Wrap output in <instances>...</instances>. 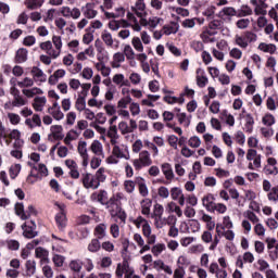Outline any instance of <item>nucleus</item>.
I'll list each match as a JSON object with an SVG mask.
<instances>
[{
    "label": "nucleus",
    "instance_id": "obj_1",
    "mask_svg": "<svg viewBox=\"0 0 278 278\" xmlns=\"http://www.w3.org/2000/svg\"><path fill=\"white\" fill-rule=\"evenodd\" d=\"M109 214L111 215V218H119L122 223H125L127 220V213L121 207V200L116 197H111L110 200L104 204Z\"/></svg>",
    "mask_w": 278,
    "mask_h": 278
},
{
    "label": "nucleus",
    "instance_id": "obj_2",
    "mask_svg": "<svg viewBox=\"0 0 278 278\" xmlns=\"http://www.w3.org/2000/svg\"><path fill=\"white\" fill-rule=\"evenodd\" d=\"M17 86H18V88H31V86H34V79H31L29 77H25L23 80L17 81ZM22 92L28 99L36 97V94L43 93L42 89H40L38 87H34L31 89H23Z\"/></svg>",
    "mask_w": 278,
    "mask_h": 278
},
{
    "label": "nucleus",
    "instance_id": "obj_3",
    "mask_svg": "<svg viewBox=\"0 0 278 278\" xmlns=\"http://www.w3.org/2000/svg\"><path fill=\"white\" fill-rule=\"evenodd\" d=\"M153 164V160L151 159V153L147 150H142L139 153V157L132 161V166L136 170H140L142 168H147Z\"/></svg>",
    "mask_w": 278,
    "mask_h": 278
},
{
    "label": "nucleus",
    "instance_id": "obj_4",
    "mask_svg": "<svg viewBox=\"0 0 278 278\" xmlns=\"http://www.w3.org/2000/svg\"><path fill=\"white\" fill-rule=\"evenodd\" d=\"M81 184L86 190H97L100 186L94 175L90 173L81 174Z\"/></svg>",
    "mask_w": 278,
    "mask_h": 278
},
{
    "label": "nucleus",
    "instance_id": "obj_5",
    "mask_svg": "<svg viewBox=\"0 0 278 278\" xmlns=\"http://www.w3.org/2000/svg\"><path fill=\"white\" fill-rule=\"evenodd\" d=\"M115 275L117 278H123V275H125V278L134 276V269L129 267V262H127V260L117 264Z\"/></svg>",
    "mask_w": 278,
    "mask_h": 278
},
{
    "label": "nucleus",
    "instance_id": "obj_6",
    "mask_svg": "<svg viewBox=\"0 0 278 278\" xmlns=\"http://www.w3.org/2000/svg\"><path fill=\"white\" fill-rule=\"evenodd\" d=\"M36 227H37L36 222L34 220L25 222L22 225L24 238H28L29 240H31V238H36V236H38Z\"/></svg>",
    "mask_w": 278,
    "mask_h": 278
},
{
    "label": "nucleus",
    "instance_id": "obj_7",
    "mask_svg": "<svg viewBox=\"0 0 278 278\" xmlns=\"http://www.w3.org/2000/svg\"><path fill=\"white\" fill-rule=\"evenodd\" d=\"M10 93L13 97L12 108H23L27 103V99L21 96V91L16 87H11Z\"/></svg>",
    "mask_w": 278,
    "mask_h": 278
},
{
    "label": "nucleus",
    "instance_id": "obj_8",
    "mask_svg": "<svg viewBox=\"0 0 278 278\" xmlns=\"http://www.w3.org/2000/svg\"><path fill=\"white\" fill-rule=\"evenodd\" d=\"M77 152L83 160L81 166L86 168L90 163V156L88 155V143L86 141H79L77 147Z\"/></svg>",
    "mask_w": 278,
    "mask_h": 278
},
{
    "label": "nucleus",
    "instance_id": "obj_9",
    "mask_svg": "<svg viewBox=\"0 0 278 278\" xmlns=\"http://www.w3.org/2000/svg\"><path fill=\"white\" fill-rule=\"evenodd\" d=\"M161 170L166 179V181H163L165 186H168V184H172L175 179V172H173V165L170 163H163L161 165Z\"/></svg>",
    "mask_w": 278,
    "mask_h": 278
},
{
    "label": "nucleus",
    "instance_id": "obj_10",
    "mask_svg": "<svg viewBox=\"0 0 278 278\" xmlns=\"http://www.w3.org/2000/svg\"><path fill=\"white\" fill-rule=\"evenodd\" d=\"M97 4L94 2H88L86 5L81 7V13L85 18H96L99 12L94 10Z\"/></svg>",
    "mask_w": 278,
    "mask_h": 278
},
{
    "label": "nucleus",
    "instance_id": "obj_11",
    "mask_svg": "<svg viewBox=\"0 0 278 278\" xmlns=\"http://www.w3.org/2000/svg\"><path fill=\"white\" fill-rule=\"evenodd\" d=\"M112 153L119 160H129V149L125 144L113 147Z\"/></svg>",
    "mask_w": 278,
    "mask_h": 278
},
{
    "label": "nucleus",
    "instance_id": "obj_12",
    "mask_svg": "<svg viewBox=\"0 0 278 278\" xmlns=\"http://www.w3.org/2000/svg\"><path fill=\"white\" fill-rule=\"evenodd\" d=\"M55 225L59 229V231H65L67 225H68V218L66 217V214L64 213H56L54 216Z\"/></svg>",
    "mask_w": 278,
    "mask_h": 278
},
{
    "label": "nucleus",
    "instance_id": "obj_13",
    "mask_svg": "<svg viewBox=\"0 0 278 278\" xmlns=\"http://www.w3.org/2000/svg\"><path fill=\"white\" fill-rule=\"evenodd\" d=\"M30 73L34 81H40V84H45V81H47V75L38 66H34Z\"/></svg>",
    "mask_w": 278,
    "mask_h": 278
},
{
    "label": "nucleus",
    "instance_id": "obj_14",
    "mask_svg": "<svg viewBox=\"0 0 278 278\" xmlns=\"http://www.w3.org/2000/svg\"><path fill=\"white\" fill-rule=\"evenodd\" d=\"M91 201H98L101 205H105L108 203V191L100 190L99 192H93L91 194Z\"/></svg>",
    "mask_w": 278,
    "mask_h": 278
},
{
    "label": "nucleus",
    "instance_id": "obj_15",
    "mask_svg": "<svg viewBox=\"0 0 278 278\" xmlns=\"http://www.w3.org/2000/svg\"><path fill=\"white\" fill-rule=\"evenodd\" d=\"M216 203H214V194L208 193L206 195L203 197L202 199V205L203 207H205V210L207 212H214V205Z\"/></svg>",
    "mask_w": 278,
    "mask_h": 278
},
{
    "label": "nucleus",
    "instance_id": "obj_16",
    "mask_svg": "<svg viewBox=\"0 0 278 278\" xmlns=\"http://www.w3.org/2000/svg\"><path fill=\"white\" fill-rule=\"evenodd\" d=\"M79 136H81V131H78V130H75V129H71V130L66 134V136H65L63 142H64V144H66L67 147H71V142H73V140H77V138H79Z\"/></svg>",
    "mask_w": 278,
    "mask_h": 278
},
{
    "label": "nucleus",
    "instance_id": "obj_17",
    "mask_svg": "<svg viewBox=\"0 0 278 278\" xmlns=\"http://www.w3.org/2000/svg\"><path fill=\"white\" fill-rule=\"evenodd\" d=\"M94 236L97 238L96 240H103L108 236V226L105 224H99L94 228Z\"/></svg>",
    "mask_w": 278,
    "mask_h": 278
},
{
    "label": "nucleus",
    "instance_id": "obj_18",
    "mask_svg": "<svg viewBox=\"0 0 278 278\" xmlns=\"http://www.w3.org/2000/svg\"><path fill=\"white\" fill-rule=\"evenodd\" d=\"M45 105H47L46 97H36L33 102V108L36 112H42L45 110Z\"/></svg>",
    "mask_w": 278,
    "mask_h": 278
},
{
    "label": "nucleus",
    "instance_id": "obj_19",
    "mask_svg": "<svg viewBox=\"0 0 278 278\" xmlns=\"http://www.w3.org/2000/svg\"><path fill=\"white\" fill-rule=\"evenodd\" d=\"M35 255L38 260H41V264H49V252L43 248H37L35 250Z\"/></svg>",
    "mask_w": 278,
    "mask_h": 278
},
{
    "label": "nucleus",
    "instance_id": "obj_20",
    "mask_svg": "<svg viewBox=\"0 0 278 278\" xmlns=\"http://www.w3.org/2000/svg\"><path fill=\"white\" fill-rule=\"evenodd\" d=\"M146 8L147 5L144 4V2L137 0L135 7H131V11L135 12L136 16H138L139 18H142V16H144Z\"/></svg>",
    "mask_w": 278,
    "mask_h": 278
},
{
    "label": "nucleus",
    "instance_id": "obj_21",
    "mask_svg": "<svg viewBox=\"0 0 278 278\" xmlns=\"http://www.w3.org/2000/svg\"><path fill=\"white\" fill-rule=\"evenodd\" d=\"M50 131L54 140H64V134H62V131H64V128H62V126L53 125L51 126Z\"/></svg>",
    "mask_w": 278,
    "mask_h": 278
},
{
    "label": "nucleus",
    "instance_id": "obj_22",
    "mask_svg": "<svg viewBox=\"0 0 278 278\" xmlns=\"http://www.w3.org/2000/svg\"><path fill=\"white\" fill-rule=\"evenodd\" d=\"M90 150L97 157H103V144H101L99 140H94L91 143Z\"/></svg>",
    "mask_w": 278,
    "mask_h": 278
},
{
    "label": "nucleus",
    "instance_id": "obj_23",
    "mask_svg": "<svg viewBox=\"0 0 278 278\" xmlns=\"http://www.w3.org/2000/svg\"><path fill=\"white\" fill-rule=\"evenodd\" d=\"M15 62L17 64H23L24 62H27V49L25 48H20L17 51H16V54H15Z\"/></svg>",
    "mask_w": 278,
    "mask_h": 278
},
{
    "label": "nucleus",
    "instance_id": "obj_24",
    "mask_svg": "<svg viewBox=\"0 0 278 278\" xmlns=\"http://www.w3.org/2000/svg\"><path fill=\"white\" fill-rule=\"evenodd\" d=\"M178 118L179 125H182L184 127H190L192 115H187L186 113H177L176 114Z\"/></svg>",
    "mask_w": 278,
    "mask_h": 278
},
{
    "label": "nucleus",
    "instance_id": "obj_25",
    "mask_svg": "<svg viewBox=\"0 0 278 278\" xmlns=\"http://www.w3.org/2000/svg\"><path fill=\"white\" fill-rule=\"evenodd\" d=\"M253 125H255V119H253V116H251V114H248L245 116V124L243 130L247 134H253Z\"/></svg>",
    "mask_w": 278,
    "mask_h": 278
},
{
    "label": "nucleus",
    "instance_id": "obj_26",
    "mask_svg": "<svg viewBox=\"0 0 278 278\" xmlns=\"http://www.w3.org/2000/svg\"><path fill=\"white\" fill-rule=\"evenodd\" d=\"M138 186H139V192L141 197H148L149 195V188H147V184H144V179L142 177H138L136 179Z\"/></svg>",
    "mask_w": 278,
    "mask_h": 278
},
{
    "label": "nucleus",
    "instance_id": "obj_27",
    "mask_svg": "<svg viewBox=\"0 0 278 278\" xmlns=\"http://www.w3.org/2000/svg\"><path fill=\"white\" fill-rule=\"evenodd\" d=\"M162 216H164V206L162 204L156 203L154 205L153 218L157 223V220H162Z\"/></svg>",
    "mask_w": 278,
    "mask_h": 278
},
{
    "label": "nucleus",
    "instance_id": "obj_28",
    "mask_svg": "<svg viewBox=\"0 0 278 278\" xmlns=\"http://www.w3.org/2000/svg\"><path fill=\"white\" fill-rule=\"evenodd\" d=\"M4 245L7 247V249H9V251H18V249H21V243L14 239L5 240Z\"/></svg>",
    "mask_w": 278,
    "mask_h": 278
},
{
    "label": "nucleus",
    "instance_id": "obj_29",
    "mask_svg": "<svg viewBox=\"0 0 278 278\" xmlns=\"http://www.w3.org/2000/svg\"><path fill=\"white\" fill-rule=\"evenodd\" d=\"M93 177L96 178V181H98L99 186H101V184H103V181H105V179H108V176L105 175V168L100 167L96 174L93 175Z\"/></svg>",
    "mask_w": 278,
    "mask_h": 278
},
{
    "label": "nucleus",
    "instance_id": "obj_30",
    "mask_svg": "<svg viewBox=\"0 0 278 278\" xmlns=\"http://www.w3.org/2000/svg\"><path fill=\"white\" fill-rule=\"evenodd\" d=\"M15 214L16 216H20L22 220H27V213H25V206L23 203H16L15 204Z\"/></svg>",
    "mask_w": 278,
    "mask_h": 278
},
{
    "label": "nucleus",
    "instance_id": "obj_31",
    "mask_svg": "<svg viewBox=\"0 0 278 278\" xmlns=\"http://www.w3.org/2000/svg\"><path fill=\"white\" fill-rule=\"evenodd\" d=\"M260 51H264V53H275L277 51V47L273 43H260L258 46Z\"/></svg>",
    "mask_w": 278,
    "mask_h": 278
},
{
    "label": "nucleus",
    "instance_id": "obj_32",
    "mask_svg": "<svg viewBox=\"0 0 278 278\" xmlns=\"http://www.w3.org/2000/svg\"><path fill=\"white\" fill-rule=\"evenodd\" d=\"M101 38L103 42L106 45V47H113L114 46V38L112 37V34L108 30H104L101 35Z\"/></svg>",
    "mask_w": 278,
    "mask_h": 278
},
{
    "label": "nucleus",
    "instance_id": "obj_33",
    "mask_svg": "<svg viewBox=\"0 0 278 278\" xmlns=\"http://www.w3.org/2000/svg\"><path fill=\"white\" fill-rule=\"evenodd\" d=\"M42 3H45L43 0H27L25 5L28 10H38V8H42Z\"/></svg>",
    "mask_w": 278,
    "mask_h": 278
},
{
    "label": "nucleus",
    "instance_id": "obj_34",
    "mask_svg": "<svg viewBox=\"0 0 278 278\" xmlns=\"http://www.w3.org/2000/svg\"><path fill=\"white\" fill-rule=\"evenodd\" d=\"M123 53L126 60H136V52L134 51V48H131L129 45L124 46Z\"/></svg>",
    "mask_w": 278,
    "mask_h": 278
},
{
    "label": "nucleus",
    "instance_id": "obj_35",
    "mask_svg": "<svg viewBox=\"0 0 278 278\" xmlns=\"http://www.w3.org/2000/svg\"><path fill=\"white\" fill-rule=\"evenodd\" d=\"M26 275L27 277L36 275V261L29 260L26 262Z\"/></svg>",
    "mask_w": 278,
    "mask_h": 278
},
{
    "label": "nucleus",
    "instance_id": "obj_36",
    "mask_svg": "<svg viewBox=\"0 0 278 278\" xmlns=\"http://www.w3.org/2000/svg\"><path fill=\"white\" fill-rule=\"evenodd\" d=\"M113 62H114L115 68H118L121 66V64H123V62H125V54L123 52H116L113 55Z\"/></svg>",
    "mask_w": 278,
    "mask_h": 278
},
{
    "label": "nucleus",
    "instance_id": "obj_37",
    "mask_svg": "<svg viewBox=\"0 0 278 278\" xmlns=\"http://www.w3.org/2000/svg\"><path fill=\"white\" fill-rule=\"evenodd\" d=\"M75 108L78 112H84L86 110V96H78Z\"/></svg>",
    "mask_w": 278,
    "mask_h": 278
},
{
    "label": "nucleus",
    "instance_id": "obj_38",
    "mask_svg": "<svg viewBox=\"0 0 278 278\" xmlns=\"http://www.w3.org/2000/svg\"><path fill=\"white\" fill-rule=\"evenodd\" d=\"M163 251H166V244L157 243L152 247V253L155 257L162 255Z\"/></svg>",
    "mask_w": 278,
    "mask_h": 278
},
{
    "label": "nucleus",
    "instance_id": "obj_39",
    "mask_svg": "<svg viewBox=\"0 0 278 278\" xmlns=\"http://www.w3.org/2000/svg\"><path fill=\"white\" fill-rule=\"evenodd\" d=\"M131 45L134 49H136L139 53H142V51H144V46H142V40H140V37H134L131 40Z\"/></svg>",
    "mask_w": 278,
    "mask_h": 278
},
{
    "label": "nucleus",
    "instance_id": "obj_40",
    "mask_svg": "<svg viewBox=\"0 0 278 278\" xmlns=\"http://www.w3.org/2000/svg\"><path fill=\"white\" fill-rule=\"evenodd\" d=\"M167 142L169 144V147H172V149H175V151H178V142H179V138L175 135H169L167 137Z\"/></svg>",
    "mask_w": 278,
    "mask_h": 278
},
{
    "label": "nucleus",
    "instance_id": "obj_41",
    "mask_svg": "<svg viewBox=\"0 0 278 278\" xmlns=\"http://www.w3.org/2000/svg\"><path fill=\"white\" fill-rule=\"evenodd\" d=\"M99 249H101V242H99V239H92L88 245V251H90V253H97Z\"/></svg>",
    "mask_w": 278,
    "mask_h": 278
},
{
    "label": "nucleus",
    "instance_id": "obj_42",
    "mask_svg": "<svg viewBox=\"0 0 278 278\" xmlns=\"http://www.w3.org/2000/svg\"><path fill=\"white\" fill-rule=\"evenodd\" d=\"M173 201H177L179 197L184 194V191L179 187H173L169 191Z\"/></svg>",
    "mask_w": 278,
    "mask_h": 278
},
{
    "label": "nucleus",
    "instance_id": "obj_43",
    "mask_svg": "<svg viewBox=\"0 0 278 278\" xmlns=\"http://www.w3.org/2000/svg\"><path fill=\"white\" fill-rule=\"evenodd\" d=\"M243 216L245 218H248V220H251V223H253L254 225L256 223H260V217H257V215H255V213H253V211H245L243 213Z\"/></svg>",
    "mask_w": 278,
    "mask_h": 278
},
{
    "label": "nucleus",
    "instance_id": "obj_44",
    "mask_svg": "<svg viewBox=\"0 0 278 278\" xmlns=\"http://www.w3.org/2000/svg\"><path fill=\"white\" fill-rule=\"evenodd\" d=\"M144 147H147L148 149H150L151 151H153V157H157V155H160V150L157 149V146H155V143L146 140L144 141Z\"/></svg>",
    "mask_w": 278,
    "mask_h": 278
},
{
    "label": "nucleus",
    "instance_id": "obj_45",
    "mask_svg": "<svg viewBox=\"0 0 278 278\" xmlns=\"http://www.w3.org/2000/svg\"><path fill=\"white\" fill-rule=\"evenodd\" d=\"M21 173V164L12 165L9 169V174L11 179H14L15 177H18V174Z\"/></svg>",
    "mask_w": 278,
    "mask_h": 278
},
{
    "label": "nucleus",
    "instance_id": "obj_46",
    "mask_svg": "<svg viewBox=\"0 0 278 278\" xmlns=\"http://www.w3.org/2000/svg\"><path fill=\"white\" fill-rule=\"evenodd\" d=\"M84 266V263L81 261H72L70 263V268L74 273H81V267Z\"/></svg>",
    "mask_w": 278,
    "mask_h": 278
},
{
    "label": "nucleus",
    "instance_id": "obj_47",
    "mask_svg": "<svg viewBox=\"0 0 278 278\" xmlns=\"http://www.w3.org/2000/svg\"><path fill=\"white\" fill-rule=\"evenodd\" d=\"M177 264L178 268H188V266H190V260L188 256L181 255L178 257Z\"/></svg>",
    "mask_w": 278,
    "mask_h": 278
},
{
    "label": "nucleus",
    "instance_id": "obj_48",
    "mask_svg": "<svg viewBox=\"0 0 278 278\" xmlns=\"http://www.w3.org/2000/svg\"><path fill=\"white\" fill-rule=\"evenodd\" d=\"M64 256L60 254H54L52 257V262L54 266H56L58 268H62V266H64Z\"/></svg>",
    "mask_w": 278,
    "mask_h": 278
},
{
    "label": "nucleus",
    "instance_id": "obj_49",
    "mask_svg": "<svg viewBox=\"0 0 278 278\" xmlns=\"http://www.w3.org/2000/svg\"><path fill=\"white\" fill-rule=\"evenodd\" d=\"M219 16H236V9L226 7L219 12Z\"/></svg>",
    "mask_w": 278,
    "mask_h": 278
},
{
    "label": "nucleus",
    "instance_id": "obj_50",
    "mask_svg": "<svg viewBox=\"0 0 278 278\" xmlns=\"http://www.w3.org/2000/svg\"><path fill=\"white\" fill-rule=\"evenodd\" d=\"M172 10L173 12H176V14H178L179 16H190V11H188V9H184L181 7H173Z\"/></svg>",
    "mask_w": 278,
    "mask_h": 278
},
{
    "label": "nucleus",
    "instance_id": "obj_51",
    "mask_svg": "<svg viewBox=\"0 0 278 278\" xmlns=\"http://www.w3.org/2000/svg\"><path fill=\"white\" fill-rule=\"evenodd\" d=\"M194 25H197V18H186L181 23V26L185 27V29H192Z\"/></svg>",
    "mask_w": 278,
    "mask_h": 278
},
{
    "label": "nucleus",
    "instance_id": "obj_52",
    "mask_svg": "<svg viewBox=\"0 0 278 278\" xmlns=\"http://www.w3.org/2000/svg\"><path fill=\"white\" fill-rule=\"evenodd\" d=\"M188 144L192 149H199V147H201V139L197 136H193L189 139Z\"/></svg>",
    "mask_w": 278,
    "mask_h": 278
},
{
    "label": "nucleus",
    "instance_id": "obj_53",
    "mask_svg": "<svg viewBox=\"0 0 278 278\" xmlns=\"http://www.w3.org/2000/svg\"><path fill=\"white\" fill-rule=\"evenodd\" d=\"M268 201H274L277 203L278 201V187H273L271 190L267 194Z\"/></svg>",
    "mask_w": 278,
    "mask_h": 278
},
{
    "label": "nucleus",
    "instance_id": "obj_54",
    "mask_svg": "<svg viewBox=\"0 0 278 278\" xmlns=\"http://www.w3.org/2000/svg\"><path fill=\"white\" fill-rule=\"evenodd\" d=\"M157 194L161 199H168V197H170V191L168 188L162 186L157 189Z\"/></svg>",
    "mask_w": 278,
    "mask_h": 278
},
{
    "label": "nucleus",
    "instance_id": "obj_55",
    "mask_svg": "<svg viewBox=\"0 0 278 278\" xmlns=\"http://www.w3.org/2000/svg\"><path fill=\"white\" fill-rule=\"evenodd\" d=\"M263 125H266L267 127H273V125H275V116H273V114H266L263 117Z\"/></svg>",
    "mask_w": 278,
    "mask_h": 278
},
{
    "label": "nucleus",
    "instance_id": "obj_56",
    "mask_svg": "<svg viewBox=\"0 0 278 278\" xmlns=\"http://www.w3.org/2000/svg\"><path fill=\"white\" fill-rule=\"evenodd\" d=\"M143 147H144V143H142V140L137 139V140L132 143V153H141Z\"/></svg>",
    "mask_w": 278,
    "mask_h": 278
},
{
    "label": "nucleus",
    "instance_id": "obj_57",
    "mask_svg": "<svg viewBox=\"0 0 278 278\" xmlns=\"http://www.w3.org/2000/svg\"><path fill=\"white\" fill-rule=\"evenodd\" d=\"M129 80L134 86H138L142 81V76L138 73H131L129 76Z\"/></svg>",
    "mask_w": 278,
    "mask_h": 278
},
{
    "label": "nucleus",
    "instance_id": "obj_58",
    "mask_svg": "<svg viewBox=\"0 0 278 278\" xmlns=\"http://www.w3.org/2000/svg\"><path fill=\"white\" fill-rule=\"evenodd\" d=\"M216 12V7L211 5L207 7L203 12V16H206V18H214V13Z\"/></svg>",
    "mask_w": 278,
    "mask_h": 278
},
{
    "label": "nucleus",
    "instance_id": "obj_59",
    "mask_svg": "<svg viewBox=\"0 0 278 278\" xmlns=\"http://www.w3.org/2000/svg\"><path fill=\"white\" fill-rule=\"evenodd\" d=\"M8 118L11 125H18L21 123V116L16 113H8Z\"/></svg>",
    "mask_w": 278,
    "mask_h": 278
},
{
    "label": "nucleus",
    "instance_id": "obj_60",
    "mask_svg": "<svg viewBox=\"0 0 278 278\" xmlns=\"http://www.w3.org/2000/svg\"><path fill=\"white\" fill-rule=\"evenodd\" d=\"M118 129L123 136L131 134V131L129 130V124H127V122H121L118 124Z\"/></svg>",
    "mask_w": 278,
    "mask_h": 278
},
{
    "label": "nucleus",
    "instance_id": "obj_61",
    "mask_svg": "<svg viewBox=\"0 0 278 278\" xmlns=\"http://www.w3.org/2000/svg\"><path fill=\"white\" fill-rule=\"evenodd\" d=\"M49 114H52V116L55 121H62V118H64V113H62V110H60V106H58L55 110L49 112Z\"/></svg>",
    "mask_w": 278,
    "mask_h": 278
},
{
    "label": "nucleus",
    "instance_id": "obj_62",
    "mask_svg": "<svg viewBox=\"0 0 278 278\" xmlns=\"http://www.w3.org/2000/svg\"><path fill=\"white\" fill-rule=\"evenodd\" d=\"M251 25V21L249 18H241L237 21V27L238 29H247Z\"/></svg>",
    "mask_w": 278,
    "mask_h": 278
},
{
    "label": "nucleus",
    "instance_id": "obj_63",
    "mask_svg": "<svg viewBox=\"0 0 278 278\" xmlns=\"http://www.w3.org/2000/svg\"><path fill=\"white\" fill-rule=\"evenodd\" d=\"M129 110H130V114H132V116H138V114H140V104H138L136 102H131Z\"/></svg>",
    "mask_w": 278,
    "mask_h": 278
},
{
    "label": "nucleus",
    "instance_id": "obj_64",
    "mask_svg": "<svg viewBox=\"0 0 278 278\" xmlns=\"http://www.w3.org/2000/svg\"><path fill=\"white\" fill-rule=\"evenodd\" d=\"M210 29H220L223 27V21L222 20H213L208 24Z\"/></svg>",
    "mask_w": 278,
    "mask_h": 278
}]
</instances>
